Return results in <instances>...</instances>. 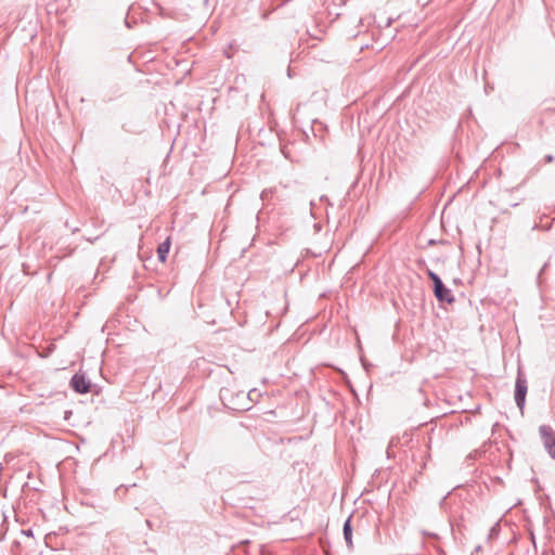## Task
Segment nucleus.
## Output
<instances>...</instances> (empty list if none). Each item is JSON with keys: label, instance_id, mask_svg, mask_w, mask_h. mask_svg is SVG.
Segmentation results:
<instances>
[{"label": "nucleus", "instance_id": "nucleus-2", "mask_svg": "<svg viewBox=\"0 0 555 555\" xmlns=\"http://www.w3.org/2000/svg\"><path fill=\"white\" fill-rule=\"evenodd\" d=\"M69 386L76 393L85 395L91 391L92 384L86 374L79 371L72 376Z\"/></svg>", "mask_w": 555, "mask_h": 555}, {"label": "nucleus", "instance_id": "nucleus-13", "mask_svg": "<svg viewBox=\"0 0 555 555\" xmlns=\"http://www.w3.org/2000/svg\"><path fill=\"white\" fill-rule=\"evenodd\" d=\"M245 396L249 397V393H245V391H240L236 397L237 398H244Z\"/></svg>", "mask_w": 555, "mask_h": 555}, {"label": "nucleus", "instance_id": "nucleus-16", "mask_svg": "<svg viewBox=\"0 0 555 555\" xmlns=\"http://www.w3.org/2000/svg\"><path fill=\"white\" fill-rule=\"evenodd\" d=\"M310 206H311V209H313V207H314V202L313 201L310 202Z\"/></svg>", "mask_w": 555, "mask_h": 555}, {"label": "nucleus", "instance_id": "nucleus-8", "mask_svg": "<svg viewBox=\"0 0 555 555\" xmlns=\"http://www.w3.org/2000/svg\"><path fill=\"white\" fill-rule=\"evenodd\" d=\"M232 391L229 388H222L220 390V398L224 404L231 403Z\"/></svg>", "mask_w": 555, "mask_h": 555}, {"label": "nucleus", "instance_id": "nucleus-5", "mask_svg": "<svg viewBox=\"0 0 555 555\" xmlns=\"http://www.w3.org/2000/svg\"><path fill=\"white\" fill-rule=\"evenodd\" d=\"M351 519H352V515H350L346 519V521L344 522V527H343L344 539H345L348 550H350V551L353 548V542H352L353 529H352V525H351Z\"/></svg>", "mask_w": 555, "mask_h": 555}, {"label": "nucleus", "instance_id": "nucleus-9", "mask_svg": "<svg viewBox=\"0 0 555 555\" xmlns=\"http://www.w3.org/2000/svg\"><path fill=\"white\" fill-rule=\"evenodd\" d=\"M426 273H427V276L429 278V280L433 282V285H435V280L436 281L441 280V278L430 269H427Z\"/></svg>", "mask_w": 555, "mask_h": 555}, {"label": "nucleus", "instance_id": "nucleus-19", "mask_svg": "<svg viewBox=\"0 0 555 555\" xmlns=\"http://www.w3.org/2000/svg\"><path fill=\"white\" fill-rule=\"evenodd\" d=\"M29 533H31V529H28V531H26V535H29Z\"/></svg>", "mask_w": 555, "mask_h": 555}, {"label": "nucleus", "instance_id": "nucleus-14", "mask_svg": "<svg viewBox=\"0 0 555 555\" xmlns=\"http://www.w3.org/2000/svg\"><path fill=\"white\" fill-rule=\"evenodd\" d=\"M480 551H481V545H477V546L475 547V552H476V553H478V552H480Z\"/></svg>", "mask_w": 555, "mask_h": 555}, {"label": "nucleus", "instance_id": "nucleus-12", "mask_svg": "<svg viewBox=\"0 0 555 555\" xmlns=\"http://www.w3.org/2000/svg\"><path fill=\"white\" fill-rule=\"evenodd\" d=\"M271 193H272V191H268V190L262 191L261 198L264 199V198L269 197V194H271Z\"/></svg>", "mask_w": 555, "mask_h": 555}, {"label": "nucleus", "instance_id": "nucleus-6", "mask_svg": "<svg viewBox=\"0 0 555 555\" xmlns=\"http://www.w3.org/2000/svg\"><path fill=\"white\" fill-rule=\"evenodd\" d=\"M171 241L170 237H167L163 243H160L157 247V257L160 262H165L168 257V253L170 250Z\"/></svg>", "mask_w": 555, "mask_h": 555}, {"label": "nucleus", "instance_id": "nucleus-10", "mask_svg": "<svg viewBox=\"0 0 555 555\" xmlns=\"http://www.w3.org/2000/svg\"><path fill=\"white\" fill-rule=\"evenodd\" d=\"M426 273H427V276L429 278V280L433 282V285H435V280L436 281L441 280V278L430 269H427Z\"/></svg>", "mask_w": 555, "mask_h": 555}, {"label": "nucleus", "instance_id": "nucleus-7", "mask_svg": "<svg viewBox=\"0 0 555 555\" xmlns=\"http://www.w3.org/2000/svg\"><path fill=\"white\" fill-rule=\"evenodd\" d=\"M501 531L500 522H495L489 530L488 540H492L499 537Z\"/></svg>", "mask_w": 555, "mask_h": 555}, {"label": "nucleus", "instance_id": "nucleus-15", "mask_svg": "<svg viewBox=\"0 0 555 555\" xmlns=\"http://www.w3.org/2000/svg\"><path fill=\"white\" fill-rule=\"evenodd\" d=\"M362 363H363L364 369L367 370L369 363H365L363 360H362Z\"/></svg>", "mask_w": 555, "mask_h": 555}, {"label": "nucleus", "instance_id": "nucleus-4", "mask_svg": "<svg viewBox=\"0 0 555 555\" xmlns=\"http://www.w3.org/2000/svg\"><path fill=\"white\" fill-rule=\"evenodd\" d=\"M433 292H434L436 299L441 304L442 302L453 304L455 300L454 296L451 293V289L444 285L442 280H439V281L435 280V285H433Z\"/></svg>", "mask_w": 555, "mask_h": 555}, {"label": "nucleus", "instance_id": "nucleus-20", "mask_svg": "<svg viewBox=\"0 0 555 555\" xmlns=\"http://www.w3.org/2000/svg\"><path fill=\"white\" fill-rule=\"evenodd\" d=\"M126 26H127V27H131V26H130V24H129V22H128L127 20H126Z\"/></svg>", "mask_w": 555, "mask_h": 555}, {"label": "nucleus", "instance_id": "nucleus-17", "mask_svg": "<svg viewBox=\"0 0 555 555\" xmlns=\"http://www.w3.org/2000/svg\"><path fill=\"white\" fill-rule=\"evenodd\" d=\"M29 533H31V529H28V531H26V535H29Z\"/></svg>", "mask_w": 555, "mask_h": 555}, {"label": "nucleus", "instance_id": "nucleus-11", "mask_svg": "<svg viewBox=\"0 0 555 555\" xmlns=\"http://www.w3.org/2000/svg\"><path fill=\"white\" fill-rule=\"evenodd\" d=\"M554 162V156L552 154H547L544 156V163L545 164H551Z\"/></svg>", "mask_w": 555, "mask_h": 555}, {"label": "nucleus", "instance_id": "nucleus-1", "mask_svg": "<svg viewBox=\"0 0 555 555\" xmlns=\"http://www.w3.org/2000/svg\"><path fill=\"white\" fill-rule=\"evenodd\" d=\"M528 391V383L520 370H518L516 382H515V403L517 408L520 410L521 414L524 413L526 396Z\"/></svg>", "mask_w": 555, "mask_h": 555}, {"label": "nucleus", "instance_id": "nucleus-18", "mask_svg": "<svg viewBox=\"0 0 555 555\" xmlns=\"http://www.w3.org/2000/svg\"><path fill=\"white\" fill-rule=\"evenodd\" d=\"M29 533H31V529H28V531H26V535H29Z\"/></svg>", "mask_w": 555, "mask_h": 555}, {"label": "nucleus", "instance_id": "nucleus-3", "mask_svg": "<svg viewBox=\"0 0 555 555\" xmlns=\"http://www.w3.org/2000/svg\"><path fill=\"white\" fill-rule=\"evenodd\" d=\"M539 433L548 455L555 459V431L550 425H541Z\"/></svg>", "mask_w": 555, "mask_h": 555}]
</instances>
